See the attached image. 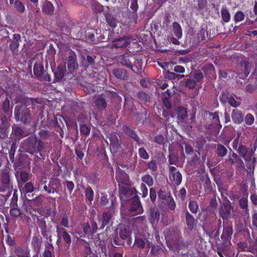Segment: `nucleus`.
Instances as JSON below:
<instances>
[{"label": "nucleus", "mask_w": 257, "mask_h": 257, "mask_svg": "<svg viewBox=\"0 0 257 257\" xmlns=\"http://www.w3.org/2000/svg\"><path fill=\"white\" fill-rule=\"evenodd\" d=\"M23 145L26 152L31 155L41 152L44 148V143L35 135L24 140Z\"/></svg>", "instance_id": "1"}, {"label": "nucleus", "mask_w": 257, "mask_h": 257, "mask_svg": "<svg viewBox=\"0 0 257 257\" xmlns=\"http://www.w3.org/2000/svg\"><path fill=\"white\" fill-rule=\"evenodd\" d=\"M87 41L92 44H97L101 42H105L109 39L111 32L105 30L102 34L101 31L98 30H89L85 32Z\"/></svg>", "instance_id": "2"}, {"label": "nucleus", "mask_w": 257, "mask_h": 257, "mask_svg": "<svg viewBox=\"0 0 257 257\" xmlns=\"http://www.w3.org/2000/svg\"><path fill=\"white\" fill-rule=\"evenodd\" d=\"M119 195L121 207H125L131 200L136 198L137 191L134 188L131 187L130 185L119 184Z\"/></svg>", "instance_id": "3"}, {"label": "nucleus", "mask_w": 257, "mask_h": 257, "mask_svg": "<svg viewBox=\"0 0 257 257\" xmlns=\"http://www.w3.org/2000/svg\"><path fill=\"white\" fill-rule=\"evenodd\" d=\"M66 55L65 61L68 71L67 74H73L78 67L77 56L73 51L69 48L66 50Z\"/></svg>", "instance_id": "4"}, {"label": "nucleus", "mask_w": 257, "mask_h": 257, "mask_svg": "<svg viewBox=\"0 0 257 257\" xmlns=\"http://www.w3.org/2000/svg\"><path fill=\"white\" fill-rule=\"evenodd\" d=\"M13 190V184L10 178V171L7 169L3 170L0 177V192H12Z\"/></svg>", "instance_id": "5"}, {"label": "nucleus", "mask_w": 257, "mask_h": 257, "mask_svg": "<svg viewBox=\"0 0 257 257\" xmlns=\"http://www.w3.org/2000/svg\"><path fill=\"white\" fill-rule=\"evenodd\" d=\"M122 207L127 210L128 215L131 216L140 214L143 211L141 202L137 197L131 200L125 207Z\"/></svg>", "instance_id": "6"}, {"label": "nucleus", "mask_w": 257, "mask_h": 257, "mask_svg": "<svg viewBox=\"0 0 257 257\" xmlns=\"http://www.w3.org/2000/svg\"><path fill=\"white\" fill-rule=\"evenodd\" d=\"M15 116L17 119L21 121L23 123L27 124L30 122V112L26 107L17 106L15 109Z\"/></svg>", "instance_id": "7"}, {"label": "nucleus", "mask_w": 257, "mask_h": 257, "mask_svg": "<svg viewBox=\"0 0 257 257\" xmlns=\"http://www.w3.org/2000/svg\"><path fill=\"white\" fill-rule=\"evenodd\" d=\"M233 209L234 207L231 205V203L228 200H224L221 204L219 210V215L223 220L227 219L230 215L231 211Z\"/></svg>", "instance_id": "8"}, {"label": "nucleus", "mask_w": 257, "mask_h": 257, "mask_svg": "<svg viewBox=\"0 0 257 257\" xmlns=\"http://www.w3.org/2000/svg\"><path fill=\"white\" fill-rule=\"evenodd\" d=\"M231 152L232 150L230 149V155L228 156V159L225 160V163H228V164L230 166L236 164L237 168L243 167L244 163L240 156L235 153H232V154H231Z\"/></svg>", "instance_id": "9"}, {"label": "nucleus", "mask_w": 257, "mask_h": 257, "mask_svg": "<svg viewBox=\"0 0 257 257\" xmlns=\"http://www.w3.org/2000/svg\"><path fill=\"white\" fill-rule=\"evenodd\" d=\"M160 218V210L156 206H151L149 210V219L152 224L158 222Z\"/></svg>", "instance_id": "10"}, {"label": "nucleus", "mask_w": 257, "mask_h": 257, "mask_svg": "<svg viewBox=\"0 0 257 257\" xmlns=\"http://www.w3.org/2000/svg\"><path fill=\"white\" fill-rule=\"evenodd\" d=\"M56 232L58 238H62L65 243L69 246L71 243V237L66 230L64 228H60L56 226Z\"/></svg>", "instance_id": "11"}, {"label": "nucleus", "mask_w": 257, "mask_h": 257, "mask_svg": "<svg viewBox=\"0 0 257 257\" xmlns=\"http://www.w3.org/2000/svg\"><path fill=\"white\" fill-rule=\"evenodd\" d=\"M54 75V82L61 81L67 73L65 66H58L53 70Z\"/></svg>", "instance_id": "12"}, {"label": "nucleus", "mask_w": 257, "mask_h": 257, "mask_svg": "<svg viewBox=\"0 0 257 257\" xmlns=\"http://www.w3.org/2000/svg\"><path fill=\"white\" fill-rule=\"evenodd\" d=\"M15 175L19 183V186L21 183L23 185L25 183L28 182L31 178V174L26 171L22 170L19 173L17 171Z\"/></svg>", "instance_id": "13"}, {"label": "nucleus", "mask_w": 257, "mask_h": 257, "mask_svg": "<svg viewBox=\"0 0 257 257\" xmlns=\"http://www.w3.org/2000/svg\"><path fill=\"white\" fill-rule=\"evenodd\" d=\"M37 224L41 230V234L43 236L47 237V225L45 217L42 216H37Z\"/></svg>", "instance_id": "14"}, {"label": "nucleus", "mask_w": 257, "mask_h": 257, "mask_svg": "<svg viewBox=\"0 0 257 257\" xmlns=\"http://www.w3.org/2000/svg\"><path fill=\"white\" fill-rule=\"evenodd\" d=\"M42 243V238L38 235H34L31 241V246L35 253H40Z\"/></svg>", "instance_id": "15"}, {"label": "nucleus", "mask_w": 257, "mask_h": 257, "mask_svg": "<svg viewBox=\"0 0 257 257\" xmlns=\"http://www.w3.org/2000/svg\"><path fill=\"white\" fill-rule=\"evenodd\" d=\"M128 37L123 36L119 38L113 39V47L115 48H124L128 45L131 41Z\"/></svg>", "instance_id": "16"}, {"label": "nucleus", "mask_w": 257, "mask_h": 257, "mask_svg": "<svg viewBox=\"0 0 257 257\" xmlns=\"http://www.w3.org/2000/svg\"><path fill=\"white\" fill-rule=\"evenodd\" d=\"M14 252L17 257H31L30 250L28 247L16 246Z\"/></svg>", "instance_id": "17"}, {"label": "nucleus", "mask_w": 257, "mask_h": 257, "mask_svg": "<svg viewBox=\"0 0 257 257\" xmlns=\"http://www.w3.org/2000/svg\"><path fill=\"white\" fill-rule=\"evenodd\" d=\"M116 180L118 182V185L119 184L123 185H129V180L127 175L121 170H119L116 172Z\"/></svg>", "instance_id": "18"}, {"label": "nucleus", "mask_w": 257, "mask_h": 257, "mask_svg": "<svg viewBox=\"0 0 257 257\" xmlns=\"http://www.w3.org/2000/svg\"><path fill=\"white\" fill-rule=\"evenodd\" d=\"M11 208L10 210V214L12 217H20L21 218L23 217L24 216H26L28 219H30V217L29 216H26V214L24 213L23 206H22V208L21 209L17 206H11Z\"/></svg>", "instance_id": "19"}, {"label": "nucleus", "mask_w": 257, "mask_h": 257, "mask_svg": "<svg viewBox=\"0 0 257 257\" xmlns=\"http://www.w3.org/2000/svg\"><path fill=\"white\" fill-rule=\"evenodd\" d=\"M11 135L16 141H20L26 136V135L25 134L23 130L18 126L13 127Z\"/></svg>", "instance_id": "20"}, {"label": "nucleus", "mask_w": 257, "mask_h": 257, "mask_svg": "<svg viewBox=\"0 0 257 257\" xmlns=\"http://www.w3.org/2000/svg\"><path fill=\"white\" fill-rule=\"evenodd\" d=\"M121 141L120 139V137L118 134L115 135L113 136V150L116 149L113 153H118L119 154H121V153H123V150L121 146ZM119 155H118V157H119Z\"/></svg>", "instance_id": "21"}, {"label": "nucleus", "mask_w": 257, "mask_h": 257, "mask_svg": "<svg viewBox=\"0 0 257 257\" xmlns=\"http://www.w3.org/2000/svg\"><path fill=\"white\" fill-rule=\"evenodd\" d=\"M177 119L178 122H184L187 117V111L186 108L182 106H179L176 110Z\"/></svg>", "instance_id": "22"}, {"label": "nucleus", "mask_w": 257, "mask_h": 257, "mask_svg": "<svg viewBox=\"0 0 257 257\" xmlns=\"http://www.w3.org/2000/svg\"><path fill=\"white\" fill-rule=\"evenodd\" d=\"M58 184L60 185V182H58L57 184L50 181L48 185H45L43 187V190L48 194H53L55 192L58 193L59 190L57 187Z\"/></svg>", "instance_id": "23"}, {"label": "nucleus", "mask_w": 257, "mask_h": 257, "mask_svg": "<svg viewBox=\"0 0 257 257\" xmlns=\"http://www.w3.org/2000/svg\"><path fill=\"white\" fill-rule=\"evenodd\" d=\"M42 10L45 14L52 15L54 12V7L51 2L46 0L43 3Z\"/></svg>", "instance_id": "24"}, {"label": "nucleus", "mask_w": 257, "mask_h": 257, "mask_svg": "<svg viewBox=\"0 0 257 257\" xmlns=\"http://www.w3.org/2000/svg\"><path fill=\"white\" fill-rule=\"evenodd\" d=\"M23 185L24 186H22V184L21 192L24 195H27L28 197H30V193H32L35 190L34 183L30 181L25 183Z\"/></svg>", "instance_id": "25"}, {"label": "nucleus", "mask_w": 257, "mask_h": 257, "mask_svg": "<svg viewBox=\"0 0 257 257\" xmlns=\"http://www.w3.org/2000/svg\"><path fill=\"white\" fill-rule=\"evenodd\" d=\"M231 118L234 123L239 124L243 121L244 116L241 111L234 109L232 111Z\"/></svg>", "instance_id": "26"}, {"label": "nucleus", "mask_w": 257, "mask_h": 257, "mask_svg": "<svg viewBox=\"0 0 257 257\" xmlns=\"http://www.w3.org/2000/svg\"><path fill=\"white\" fill-rule=\"evenodd\" d=\"M9 125L7 122H3L0 124V139H9V142H10V139L8 138Z\"/></svg>", "instance_id": "27"}, {"label": "nucleus", "mask_w": 257, "mask_h": 257, "mask_svg": "<svg viewBox=\"0 0 257 257\" xmlns=\"http://www.w3.org/2000/svg\"><path fill=\"white\" fill-rule=\"evenodd\" d=\"M236 151L244 161L249 159L248 156L250 154V151H248V149L245 146L242 144H239Z\"/></svg>", "instance_id": "28"}, {"label": "nucleus", "mask_w": 257, "mask_h": 257, "mask_svg": "<svg viewBox=\"0 0 257 257\" xmlns=\"http://www.w3.org/2000/svg\"><path fill=\"white\" fill-rule=\"evenodd\" d=\"M232 233V227L230 226H225L223 228V231L221 238L224 241H229L231 238Z\"/></svg>", "instance_id": "29"}, {"label": "nucleus", "mask_w": 257, "mask_h": 257, "mask_svg": "<svg viewBox=\"0 0 257 257\" xmlns=\"http://www.w3.org/2000/svg\"><path fill=\"white\" fill-rule=\"evenodd\" d=\"M34 74L36 77L40 78L44 74V67L42 64L36 62L33 68Z\"/></svg>", "instance_id": "30"}, {"label": "nucleus", "mask_w": 257, "mask_h": 257, "mask_svg": "<svg viewBox=\"0 0 257 257\" xmlns=\"http://www.w3.org/2000/svg\"><path fill=\"white\" fill-rule=\"evenodd\" d=\"M123 130L125 134L128 135L130 137L133 139L135 141L138 143V144H140L139 143V138L137 135L135 131L133 130L131 127L128 126L124 125L123 126Z\"/></svg>", "instance_id": "31"}, {"label": "nucleus", "mask_w": 257, "mask_h": 257, "mask_svg": "<svg viewBox=\"0 0 257 257\" xmlns=\"http://www.w3.org/2000/svg\"><path fill=\"white\" fill-rule=\"evenodd\" d=\"M103 15L105 17V20L107 24L110 26V27H112V12L109 8L106 7L103 10Z\"/></svg>", "instance_id": "32"}, {"label": "nucleus", "mask_w": 257, "mask_h": 257, "mask_svg": "<svg viewBox=\"0 0 257 257\" xmlns=\"http://www.w3.org/2000/svg\"><path fill=\"white\" fill-rule=\"evenodd\" d=\"M43 257H55L54 247L51 243L45 245V249L43 252Z\"/></svg>", "instance_id": "33"}, {"label": "nucleus", "mask_w": 257, "mask_h": 257, "mask_svg": "<svg viewBox=\"0 0 257 257\" xmlns=\"http://www.w3.org/2000/svg\"><path fill=\"white\" fill-rule=\"evenodd\" d=\"M113 75L116 78L123 80H126L128 79L126 71L123 69H113Z\"/></svg>", "instance_id": "34"}, {"label": "nucleus", "mask_w": 257, "mask_h": 257, "mask_svg": "<svg viewBox=\"0 0 257 257\" xmlns=\"http://www.w3.org/2000/svg\"><path fill=\"white\" fill-rule=\"evenodd\" d=\"M82 231H80V232L78 233L80 237H85L86 235L88 236H93V234H92L90 225L89 224V223H84L82 226Z\"/></svg>", "instance_id": "35"}, {"label": "nucleus", "mask_w": 257, "mask_h": 257, "mask_svg": "<svg viewBox=\"0 0 257 257\" xmlns=\"http://www.w3.org/2000/svg\"><path fill=\"white\" fill-rule=\"evenodd\" d=\"M43 202V197L42 195H39L33 199L27 200V204L28 205L35 206H40L42 204Z\"/></svg>", "instance_id": "36"}, {"label": "nucleus", "mask_w": 257, "mask_h": 257, "mask_svg": "<svg viewBox=\"0 0 257 257\" xmlns=\"http://www.w3.org/2000/svg\"><path fill=\"white\" fill-rule=\"evenodd\" d=\"M57 226H59V227L60 228H69V217L66 213H64L60 217L59 224V225H57Z\"/></svg>", "instance_id": "37"}, {"label": "nucleus", "mask_w": 257, "mask_h": 257, "mask_svg": "<svg viewBox=\"0 0 257 257\" xmlns=\"http://www.w3.org/2000/svg\"><path fill=\"white\" fill-rule=\"evenodd\" d=\"M253 240L250 237L248 239L249 245L248 247L247 251L254 253H257V236L253 237Z\"/></svg>", "instance_id": "38"}, {"label": "nucleus", "mask_w": 257, "mask_h": 257, "mask_svg": "<svg viewBox=\"0 0 257 257\" xmlns=\"http://www.w3.org/2000/svg\"><path fill=\"white\" fill-rule=\"evenodd\" d=\"M185 218L188 229L189 230H192L194 227L195 223V219L194 217L189 213L188 211H186L185 213Z\"/></svg>", "instance_id": "39"}, {"label": "nucleus", "mask_w": 257, "mask_h": 257, "mask_svg": "<svg viewBox=\"0 0 257 257\" xmlns=\"http://www.w3.org/2000/svg\"><path fill=\"white\" fill-rule=\"evenodd\" d=\"M95 104L99 110H102L106 108L107 103L105 99L101 96H98L94 101Z\"/></svg>", "instance_id": "40"}, {"label": "nucleus", "mask_w": 257, "mask_h": 257, "mask_svg": "<svg viewBox=\"0 0 257 257\" xmlns=\"http://www.w3.org/2000/svg\"><path fill=\"white\" fill-rule=\"evenodd\" d=\"M137 96L139 101L141 102L146 103L150 101V96L144 91H139L137 94Z\"/></svg>", "instance_id": "41"}, {"label": "nucleus", "mask_w": 257, "mask_h": 257, "mask_svg": "<svg viewBox=\"0 0 257 257\" xmlns=\"http://www.w3.org/2000/svg\"><path fill=\"white\" fill-rule=\"evenodd\" d=\"M115 233L118 234L119 236L123 239H126L128 236V232L124 227L123 225H120L119 228H117L114 230Z\"/></svg>", "instance_id": "42"}, {"label": "nucleus", "mask_w": 257, "mask_h": 257, "mask_svg": "<svg viewBox=\"0 0 257 257\" xmlns=\"http://www.w3.org/2000/svg\"><path fill=\"white\" fill-rule=\"evenodd\" d=\"M115 59L117 62L120 63L121 65L126 66L128 68H130L131 69L133 68L132 64L130 61H127V60L126 59V57L124 54L116 57Z\"/></svg>", "instance_id": "43"}, {"label": "nucleus", "mask_w": 257, "mask_h": 257, "mask_svg": "<svg viewBox=\"0 0 257 257\" xmlns=\"http://www.w3.org/2000/svg\"><path fill=\"white\" fill-rule=\"evenodd\" d=\"M227 149L225 146L220 144L217 145L216 153L218 157L223 158L227 155Z\"/></svg>", "instance_id": "44"}, {"label": "nucleus", "mask_w": 257, "mask_h": 257, "mask_svg": "<svg viewBox=\"0 0 257 257\" xmlns=\"http://www.w3.org/2000/svg\"><path fill=\"white\" fill-rule=\"evenodd\" d=\"M17 149V145L16 142H13L11 145L10 150L9 151V156L10 161L12 162H14L15 155L16 149Z\"/></svg>", "instance_id": "45"}, {"label": "nucleus", "mask_w": 257, "mask_h": 257, "mask_svg": "<svg viewBox=\"0 0 257 257\" xmlns=\"http://www.w3.org/2000/svg\"><path fill=\"white\" fill-rule=\"evenodd\" d=\"M173 28L174 30V32L175 36L178 38H180L182 35V29L179 25V24L177 22H174L173 23Z\"/></svg>", "instance_id": "46"}, {"label": "nucleus", "mask_w": 257, "mask_h": 257, "mask_svg": "<svg viewBox=\"0 0 257 257\" xmlns=\"http://www.w3.org/2000/svg\"><path fill=\"white\" fill-rule=\"evenodd\" d=\"M240 65L244 68V74L245 77H247L250 73L251 65L245 60H242L240 62Z\"/></svg>", "instance_id": "47"}, {"label": "nucleus", "mask_w": 257, "mask_h": 257, "mask_svg": "<svg viewBox=\"0 0 257 257\" xmlns=\"http://www.w3.org/2000/svg\"><path fill=\"white\" fill-rule=\"evenodd\" d=\"M13 163L15 171L17 169H21L23 168L26 165V164L21 158L16 159V160H14V162Z\"/></svg>", "instance_id": "48"}, {"label": "nucleus", "mask_w": 257, "mask_h": 257, "mask_svg": "<svg viewBox=\"0 0 257 257\" xmlns=\"http://www.w3.org/2000/svg\"><path fill=\"white\" fill-rule=\"evenodd\" d=\"M16 10L20 13H23L25 11V7L22 2L16 0L14 3Z\"/></svg>", "instance_id": "49"}, {"label": "nucleus", "mask_w": 257, "mask_h": 257, "mask_svg": "<svg viewBox=\"0 0 257 257\" xmlns=\"http://www.w3.org/2000/svg\"><path fill=\"white\" fill-rule=\"evenodd\" d=\"M247 197V195H244L239 200V205L241 209H244L246 210H247L248 209V201Z\"/></svg>", "instance_id": "50"}, {"label": "nucleus", "mask_w": 257, "mask_h": 257, "mask_svg": "<svg viewBox=\"0 0 257 257\" xmlns=\"http://www.w3.org/2000/svg\"><path fill=\"white\" fill-rule=\"evenodd\" d=\"M85 194L86 198L89 202H91L93 200L94 192L90 187H88L85 190Z\"/></svg>", "instance_id": "51"}, {"label": "nucleus", "mask_w": 257, "mask_h": 257, "mask_svg": "<svg viewBox=\"0 0 257 257\" xmlns=\"http://www.w3.org/2000/svg\"><path fill=\"white\" fill-rule=\"evenodd\" d=\"M32 205H26V204H24L23 205V209H24V212H29L30 214L32 216H36L37 217V215H36V210L33 208L31 206Z\"/></svg>", "instance_id": "52"}, {"label": "nucleus", "mask_w": 257, "mask_h": 257, "mask_svg": "<svg viewBox=\"0 0 257 257\" xmlns=\"http://www.w3.org/2000/svg\"><path fill=\"white\" fill-rule=\"evenodd\" d=\"M151 253L154 256H158L160 253V251L162 250L161 247L159 245L151 244Z\"/></svg>", "instance_id": "53"}, {"label": "nucleus", "mask_w": 257, "mask_h": 257, "mask_svg": "<svg viewBox=\"0 0 257 257\" xmlns=\"http://www.w3.org/2000/svg\"><path fill=\"white\" fill-rule=\"evenodd\" d=\"M230 95L227 90L223 91L220 96L219 100L223 104H225L229 99Z\"/></svg>", "instance_id": "54"}, {"label": "nucleus", "mask_w": 257, "mask_h": 257, "mask_svg": "<svg viewBox=\"0 0 257 257\" xmlns=\"http://www.w3.org/2000/svg\"><path fill=\"white\" fill-rule=\"evenodd\" d=\"M18 195L17 193V190H15L13 192V196L11 199L10 203V206H14L18 207Z\"/></svg>", "instance_id": "55"}, {"label": "nucleus", "mask_w": 257, "mask_h": 257, "mask_svg": "<svg viewBox=\"0 0 257 257\" xmlns=\"http://www.w3.org/2000/svg\"><path fill=\"white\" fill-rule=\"evenodd\" d=\"M249 159L245 160V162L249 163V166L253 169L255 166V163L256 162V159L254 156V153L252 151L250 152V154L248 156Z\"/></svg>", "instance_id": "56"}, {"label": "nucleus", "mask_w": 257, "mask_h": 257, "mask_svg": "<svg viewBox=\"0 0 257 257\" xmlns=\"http://www.w3.org/2000/svg\"><path fill=\"white\" fill-rule=\"evenodd\" d=\"M135 244L138 247L143 249L145 247L146 242L145 239L141 237H136L135 239Z\"/></svg>", "instance_id": "57"}, {"label": "nucleus", "mask_w": 257, "mask_h": 257, "mask_svg": "<svg viewBox=\"0 0 257 257\" xmlns=\"http://www.w3.org/2000/svg\"><path fill=\"white\" fill-rule=\"evenodd\" d=\"M80 131L82 135L88 136L90 132V127L86 124H82L80 127Z\"/></svg>", "instance_id": "58"}, {"label": "nucleus", "mask_w": 257, "mask_h": 257, "mask_svg": "<svg viewBox=\"0 0 257 257\" xmlns=\"http://www.w3.org/2000/svg\"><path fill=\"white\" fill-rule=\"evenodd\" d=\"M173 180L177 185H179L182 182V176L179 172L173 174Z\"/></svg>", "instance_id": "59"}, {"label": "nucleus", "mask_w": 257, "mask_h": 257, "mask_svg": "<svg viewBox=\"0 0 257 257\" xmlns=\"http://www.w3.org/2000/svg\"><path fill=\"white\" fill-rule=\"evenodd\" d=\"M189 207L190 210L193 213L196 214L197 212L198 205L196 202L194 201H189Z\"/></svg>", "instance_id": "60"}, {"label": "nucleus", "mask_w": 257, "mask_h": 257, "mask_svg": "<svg viewBox=\"0 0 257 257\" xmlns=\"http://www.w3.org/2000/svg\"><path fill=\"white\" fill-rule=\"evenodd\" d=\"M221 16L223 20L227 23L229 21L230 16L228 10L225 9H222L221 10Z\"/></svg>", "instance_id": "61"}, {"label": "nucleus", "mask_w": 257, "mask_h": 257, "mask_svg": "<svg viewBox=\"0 0 257 257\" xmlns=\"http://www.w3.org/2000/svg\"><path fill=\"white\" fill-rule=\"evenodd\" d=\"M185 83V86L189 89H192L195 88L196 82L194 80L191 79H185L184 80Z\"/></svg>", "instance_id": "62"}, {"label": "nucleus", "mask_w": 257, "mask_h": 257, "mask_svg": "<svg viewBox=\"0 0 257 257\" xmlns=\"http://www.w3.org/2000/svg\"><path fill=\"white\" fill-rule=\"evenodd\" d=\"M11 191H8L6 195H4L0 194V204L2 205H4L8 199V198L10 197L11 195Z\"/></svg>", "instance_id": "63"}, {"label": "nucleus", "mask_w": 257, "mask_h": 257, "mask_svg": "<svg viewBox=\"0 0 257 257\" xmlns=\"http://www.w3.org/2000/svg\"><path fill=\"white\" fill-rule=\"evenodd\" d=\"M142 181L148 184L149 186L153 185V179L150 175H146L142 178Z\"/></svg>", "instance_id": "64"}]
</instances>
